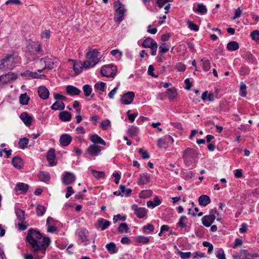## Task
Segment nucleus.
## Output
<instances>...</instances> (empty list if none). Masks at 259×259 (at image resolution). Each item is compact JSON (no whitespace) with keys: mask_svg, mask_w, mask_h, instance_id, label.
Segmentation results:
<instances>
[{"mask_svg":"<svg viewBox=\"0 0 259 259\" xmlns=\"http://www.w3.org/2000/svg\"><path fill=\"white\" fill-rule=\"evenodd\" d=\"M105 83L103 82H98L95 85V89L98 91L99 94H102L105 90Z\"/></svg>","mask_w":259,"mask_h":259,"instance_id":"obj_34","label":"nucleus"},{"mask_svg":"<svg viewBox=\"0 0 259 259\" xmlns=\"http://www.w3.org/2000/svg\"><path fill=\"white\" fill-rule=\"evenodd\" d=\"M130 230V228L127 226L126 223H121L120 224L118 228V232L120 233H123L124 231L127 233Z\"/></svg>","mask_w":259,"mask_h":259,"instance_id":"obj_46","label":"nucleus"},{"mask_svg":"<svg viewBox=\"0 0 259 259\" xmlns=\"http://www.w3.org/2000/svg\"><path fill=\"white\" fill-rule=\"evenodd\" d=\"M138 152L142 155L143 159H148L150 158V156L147 150H144V149L140 148L138 150Z\"/></svg>","mask_w":259,"mask_h":259,"instance_id":"obj_55","label":"nucleus"},{"mask_svg":"<svg viewBox=\"0 0 259 259\" xmlns=\"http://www.w3.org/2000/svg\"><path fill=\"white\" fill-rule=\"evenodd\" d=\"M187 25L188 27L192 30H194L195 31H198L199 30V27L195 24H194L193 22L188 20L187 22Z\"/></svg>","mask_w":259,"mask_h":259,"instance_id":"obj_49","label":"nucleus"},{"mask_svg":"<svg viewBox=\"0 0 259 259\" xmlns=\"http://www.w3.org/2000/svg\"><path fill=\"white\" fill-rule=\"evenodd\" d=\"M154 70V68L152 65H149L148 69V73L149 75L152 76L154 77H157V75H155L153 73V71Z\"/></svg>","mask_w":259,"mask_h":259,"instance_id":"obj_61","label":"nucleus"},{"mask_svg":"<svg viewBox=\"0 0 259 259\" xmlns=\"http://www.w3.org/2000/svg\"><path fill=\"white\" fill-rule=\"evenodd\" d=\"M152 191L151 190H146L142 191L139 194V197L142 198L150 197L152 195Z\"/></svg>","mask_w":259,"mask_h":259,"instance_id":"obj_41","label":"nucleus"},{"mask_svg":"<svg viewBox=\"0 0 259 259\" xmlns=\"http://www.w3.org/2000/svg\"><path fill=\"white\" fill-rule=\"evenodd\" d=\"M82 89L85 96L88 97L91 95L92 91V89L90 85H84L83 86Z\"/></svg>","mask_w":259,"mask_h":259,"instance_id":"obj_47","label":"nucleus"},{"mask_svg":"<svg viewBox=\"0 0 259 259\" xmlns=\"http://www.w3.org/2000/svg\"><path fill=\"white\" fill-rule=\"evenodd\" d=\"M16 213L19 220H20L21 221H23L24 220V211L21 209H18L16 211Z\"/></svg>","mask_w":259,"mask_h":259,"instance_id":"obj_53","label":"nucleus"},{"mask_svg":"<svg viewBox=\"0 0 259 259\" xmlns=\"http://www.w3.org/2000/svg\"><path fill=\"white\" fill-rule=\"evenodd\" d=\"M178 253L182 259H189L191 255L190 252H184L181 251H179Z\"/></svg>","mask_w":259,"mask_h":259,"instance_id":"obj_51","label":"nucleus"},{"mask_svg":"<svg viewBox=\"0 0 259 259\" xmlns=\"http://www.w3.org/2000/svg\"><path fill=\"white\" fill-rule=\"evenodd\" d=\"M135 239L137 242L139 243L147 244L150 242L149 238L144 236H136Z\"/></svg>","mask_w":259,"mask_h":259,"instance_id":"obj_35","label":"nucleus"},{"mask_svg":"<svg viewBox=\"0 0 259 259\" xmlns=\"http://www.w3.org/2000/svg\"><path fill=\"white\" fill-rule=\"evenodd\" d=\"M53 110H63L65 108V104L62 101H56L51 106Z\"/></svg>","mask_w":259,"mask_h":259,"instance_id":"obj_25","label":"nucleus"},{"mask_svg":"<svg viewBox=\"0 0 259 259\" xmlns=\"http://www.w3.org/2000/svg\"><path fill=\"white\" fill-rule=\"evenodd\" d=\"M166 93L168 99L170 100L175 99L177 96V92L175 88L167 89Z\"/></svg>","mask_w":259,"mask_h":259,"instance_id":"obj_32","label":"nucleus"},{"mask_svg":"<svg viewBox=\"0 0 259 259\" xmlns=\"http://www.w3.org/2000/svg\"><path fill=\"white\" fill-rule=\"evenodd\" d=\"M125 190V186L124 185H120L119 186V192H118L117 191H115L113 193V194H114V195H116V196L120 195L121 196L123 197L124 196L123 194L124 193Z\"/></svg>","mask_w":259,"mask_h":259,"instance_id":"obj_54","label":"nucleus"},{"mask_svg":"<svg viewBox=\"0 0 259 259\" xmlns=\"http://www.w3.org/2000/svg\"><path fill=\"white\" fill-rule=\"evenodd\" d=\"M114 6L117 8L115 9V21L117 24H119L123 20L126 10L124 6L119 0L114 2Z\"/></svg>","mask_w":259,"mask_h":259,"instance_id":"obj_3","label":"nucleus"},{"mask_svg":"<svg viewBox=\"0 0 259 259\" xmlns=\"http://www.w3.org/2000/svg\"><path fill=\"white\" fill-rule=\"evenodd\" d=\"M55 150L52 148L50 149L47 152V159L51 166L56 165L57 162L55 160Z\"/></svg>","mask_w":259,"mask_h":259,"instance_id":"obj_12","label":"nucleus"},{"mask_svg":"<svg viewBox=\"0 0 259 259\" xmlns=\"http://www.w3.org/2000/svg\"><path fill=\"white\" fill-rule=\"evenodd\" d=\"M246 85L243 82H241L240 84V95L241 97H245L246 96Z\"/></svg>","mask_w":259,"mask_h":259,"instance_id":"obj_50","label":"nucleus"},{"mask_svg":"<svg viewBox=\"0 0 259 259\" xmlns=\"http://www.w3.org/2000/svg\"><path fill=\"white\" fill-rule=\"evenodd\" d=\"M30 98L26 93L22 94L19 97L20 103L22 105H27Z\"/></svg>","mask_w":259,"mask_h":259,"instance_id":"obj_37","label":"nucleus"},{"mask_svg":"<svg viewBox=\"0 0 259 259\" xmlns=\"http://www.w3.org/2000/svg\"><path fill=\"white\" fill-rule=\"evenodd\" d=\"M98 224L99 227H101V229L103 231L106 229L110 225V222L106 220L103 218H101L98 221Z\"/></svg>","mask_w":259,"mask_h":259,"instance_id":"obj_27","label":"nucleus"},{"mask_svg":"<svg viewBox=\"0 0 259 259\" xmlns=\"http://www.w3.org/2000/svg\"><path fill=\"white\" fill-rule=\"evenodd\" d=\"M250 36L254 40H259V31L256 30L253 31L251 32Z\"/></svg>","mask_w":259,"mask_h":259,"instance_id":"obj_57","label":"nucleus"},{"mask_svg":"<svg viewBox=\"0 0 259 259\" xmlns=\"http://www.w3.org/2000/svg\"><path fill=\"white\" fill-rule=\"evenodd\" d=\"M41 38L49 39L51 36V31L48 29H45L41 34Z\"/></svg>","mask_w":259,"mask_h":259,"instance_id":"obj_58","label":"nucleus"},{"mask_svg":"<svg viewBox=\"0 0 259 259\" xmlns=\"http://www.w3.org/2000/svg\"><path fill=\"white\" fill-rule=\"evenodd\" d=\"M12 164L16 168L20 169L23 166V162L22 159L18 156H16L13 158L12 160Z\"/></svg>","mask_w":259,"mask_h":259,"instance_id":"obj_17","label":"nucleus"},{"mask_svg":"<svg viewBox=\"0 0 259 259\" xmlns=\"http://www.w3.org/2000/svg\"><path fill=\"white\" fill-rule=\"evenodd\" d=\"M214 220V217H212L211 215H206L203 217L201 220L202 224L204 226L208 227L213 223Z\"/></svg>","mask_w":259,"mask_h":259,"instance_id":"obj_19","label":"nucleus"},{"mask_svg":"<svg viewBox=\"0 0 259 259\" xmlns=\"http://www.w3.org/2000/svg\"><path fill=\"white\" fill-rule=\"evenodd\" d=\"M135 98V93L133 92H128L124 94L121 98V103L124 105L131 104Z\"/></svg>","mask_w":259,"mask_h":259,"instance_id":"obj_7","label":"nucleus"},{"mask_svg":"<svg viewBox=\"0 0 259 259\" xmlns=\"http://www.w3.org/2000/svg\"><path fill=\"white\" fill-rule=\"evenodd\" d=\"M59 118L62 121H69L71 119V114L66 111H61L59 114Z\"/></svg>","mask_w":259,"mask_h":259,"instance_id":"obj_22","label":"nucleus"},{"mask_svg":"<svg viewBox=\"0 0 259 259\" xmlns=\"http://www.w3.org/2000/svg\"><path fill=\"white\" fill-rule=\"evenodd\" d=\"M90 140L95 145L98 144L104 146L106 145V142L100 137L96 134L90 135Z\"/></svg>","mask_w":259,"mask_h":259,"instance_id":"obj_20","label":"nucleus"},{"mask_svg":"<svg viewBox=\"0 0 259 259\" xmlns=\"http://www.w3.org/2000/svg\"><path fill=\"white\" fill-rule=\"evenodd\" d=\"M139 133V129L137 127L132 125L128 129V133L130 137H134L137 135Z\"/></svg>","mask_w":259,"mask_h":259,"instance_id":"obj_38","label":"nucleus"},{"mask_svg":"<svg viewBox=\"0 0 259 259\" xmlns=\"http://www.w3.org/2000/svg\"><path fill=\"white\" fill-rule=\"evenodd\" d=\"M67 93L71 96L78 95L80 93V90L73 85H67L66 87Z\"/></svg>","mask_w":259,"mask_h":259,"instance_id":"obj_18","label":"nucleus"},{"mask_svg":"<svg viewBox=\"0 0 259 259\" xmlns=\"http://www.w3.org/2000/svg\"><path fill=\"white\" fill-rule=\"evenodd\" d=\"M160 51L159 52V54L162 55L163 54L166 53L168 51V49L166 47V43H162L159 47Z\"/></svg>","mask_w":259,"mask_h":259,"instance_id":"obj_56","label":"nucleus"},{"mask_svg":"<svg viewBox=\"0 0 259 259\" xmlns=\"http://www.w3.org/2000/svg\"><path fill=\"white\" fill-rule=\"evenodd\" d=\"M243 58L248 62L253 63L255 61V58L250 52L245 53Z\"/></svg>","mask_w":259,"mask_h":259,"instance_id":"obj_36","label":"nucleus"},{"mask_svg":"<svg viewBox=\"0 0 259 259\" xmlns=\"http://www.w3.org/2000/svg\"><path fill=\"white\" fill-rule=\"evenodd\" d=\"M201 62L202 63L203 69L205 71H207L210 69V62L207 59L203 58L201 59Z\"/></svg>","mask_w":259,"mask_h":259,"instance_id":"obj_44","label":"nucleus"},{"mask_svg":"<svg viewBox=\"0 0 259 259\" xmlns=\"http://www.w3.org/2000/svg\"><path fill=\"white\" fill-rule=\"evenodd\" d=\"M157 44L156 42L151 37H148L146 38L142 43V47L145 48H151L154 45Z\"/></svg>","mask_w":259,"mask_h":259,"instance_id":"obj_26","label":"nucleus"},{"mask_svg":"<svg viewBox=\"0 0 259 259\" xmlns=\"http://www.w3.org/2000/svg\"><path fill=\"white\" fill-rule=\"evenodd\" d=\"M106 247L107 250L111 254L115 253L117 252V249L116 248V245L113 242L108 243L106 244Z\"/></svg>","mask_w":259,"mask_h":259,"instance_id":"obj_33","label":"nucleus"},{"mask_svg":"<svg viewBox=\"0 0 259 259\" xmlns=\"http://www.w3.org/2000/svg\"><path fill=\"white\" fill-rule=\"evenodd\" d=\"M110 120L109 119H106L102 121L100 126L103 130H106L110 126Z\"/></svg>","mask_w":259,"mask_h":259,"instance_id":"obj_52","label":"nucleus"},{"mask_svg":"<svg viewBox=\"0 0 259 259\" xmlns=\"http://www.w3.org/2000/svg\"><path fill=\"white\" fill-rule=\"evenodd\" d=\"M91 172L93 176L98 180L101 178H104L105 176L104 172L103 171L91 169Z\"/></svg>","mask_w":259,"mask_h":259,"instance_id":"obj_39","label":"nucleus"},{"mask_svg":"<svg viewBox=\"0 0 259 259\" xmlns=\"http://www.w3.org/2000/svg\"><path fill=\"white\" fill-rule=\"evenodd\" d=\"M37 92L39 97L42 99L45 100L49 98V91L45 86L39 87Z\"/></svg>","mask_w":259,"mask_h":259,"instance_id":"obj_15","label":"nucleus"},{"mask_svg":"<svg viewBox=\"0 0 259 259\" xmlns=\"http://www.w3.org/2000/svg\"><path fill=\"white\" fill-rule=\"evenodd\" d=\"M117 68L115 66L107 65L103 66L101 69V73L103 76L108 77H114L116 74Z\"/></svg>","mask_w":259,"mask_h":259,"instance_id":"obj_5","label":"nucleus"},{"mask_svg":"<svg viewBox=\"0 0 259 259\" xmlns=\"http://www.w3.org/2000/svg\"><path fill=\"white\" fill-rule=\"evenodd\" d=\"M26 241L30 244L31 250L33 252L42 251L44 253L51 242L49 237H42L41 234L38 231L33 229L29 230L26 236Z\"/></svg>","mask_w":259,"mask_h":259,"instance_id":"obj_1","label":"nucleus"},{"mask_svg":"<svg viewBox=\"0 0 259 259\" xmlns=\"http://www.w3.org/2000/svg\"><path fill=\"white\" fill-rule=\"evenodd\" d=\"M74 193L72 187L68 186L67 187V193L65 195L66 198H69L72 194Z\"/></svg>","mask_w":259,"mask_h":259,"instance_id":"obj_63","label":"nucleus"},{"mask_svg":"<svg viewBox=\"0 0 259 259\" xmlns=\"http://www.w3.org/2000/svg\"><path fill=\"white\" fill-rule=\"evenodd\" d=\"M239 48V44L236 41H231L227 44V48L230 51H235Z\"/></svg>","mask_w":259,"mask_h":259,"instance_id":"obj_31","label":"nucleus"},{"mask_svg":"<svg viewBox=\"0 0 259 259\" xmlns=\"http://www.w3.org/2000/svg\"><path fill=\"white\" fill-rule=\"evenodd\" d=\"M149 182H150V178L147 175V174H141L140 175V178H139V182H138L139 185H140V186L143 185L144 184L148 183Z\"/></svg>","mask_w":259,"mask_h":259,"instance_id":"obj_28","label":"nucleus"},{"mask_svg":"<svg viewBox=\"0 0 259 259\" xmlns=\"http://www.w3.org/2000/svg\"><path fill=\"white\" fill-rule=\"evenodd\" d=\"M132 209L134 210L135 214L140 219L144 218L147 213V210L145 208L138 207L136 204H133L132 206Z\"/></svg>","mask_w":259,"mask_h":259,"instance_id":"obj_9","label":"nucleus"},{"mask_svg":"<svg viewBox=\"0 0 259 259\" xmlns=\"http://www.w3.org/2000/svg\"><path fill=\"white\" fill-rule=\"evenodd\" d=\"M46 211V207L41 205H38L36 208V214L38 216H42Z\"/></svg>","mask_w":259,"mask_h":259,"instance_id":"obj_42","label":"nucleus"},{"mask_svg":"<svg viewBox=\"0 0 259 259\" xmlns=\"http://www.w3.org/2000/svg\"><path fill=\"white\" fill-rule=\"evenodd\" d=\"M54 99L57 101H60V100H66V98L65 96H64L63 95H60V94H59L57 93H55L54 94Z\"/></svg>","mask_w":259,"mask_h":259,"instance_id":"obj_64","label":"nucleus"},{"mask_svg":"<svg viewBox=\"0 0 259 259\" xmlns=\"http://www.w3.org/2000/svg\"><path fill=\"white\" fill-rule=\"evenodd\" d=\"M28 188L29 186L27 184L23 183H19L16 185L15 190L16 191H20V193L25 194L26 193Z\"/></svg>","mask_w":259,"mask_h":259,"instance_id":"obj_24","label":"nucleus"},{"mask_svg":"<svg viewBox=\"0 0 259 259\" xmlns=\"http://www.w3.org/2000/svg\"><path fill=\"white\" fill-rule=\"evenodd\" d=\"M87 231L85 230H80L78 231L76 234L81 241V242L83 243L84 245H87L89 244V240L88 239L87 237Z\"/></svg>","mask_w":259,"mask_h":259,"instance_id":"obj_13","label":"nucleus"},{"mask_svg":"<svg viewBox=\"0 0 259 259\" xmlns=\"http://www.w3.org/2000/svg\"><path fill=\"white\" fill-rule=\"evenodd\" d=\"M196 11L203 15L207 12V9L205 6L203 5L202 4H199L198 5L197 9Z\"/></svg>","mask_w":259,"mask_h":259,"instance_id":"obj_48","label":"nucleus"},{"mask_svg":"<svg viewBox=\"0 0 259 259\" xmlns=\"http://www.w3.org/2000/svg\"><path fill=\"white\" fill-rule=\"evenodd\" d=\"M75 176L72 173L66 171L62 177L63 183L65 185L72 184L75 182Z\"/></svg>","mask_w":259,"mask_h":259,"instance_id":"obj_8","label":"nucleus"},{"mask_svg":"<svg viewBox=\"0 0 259 259\" xmlns=\"http://www.w3.org/2000/svg\"><path fill=\"white\" fill-rule=\"evenodd\" d=\"M166 142V140L165 138L159 139L157 141V145L159 148H162L165 144Z\"/></svg>","mask_w":259,"mask_h":259,"instance_id":"obj_62","label":"nucleus"},{"mask_svg":"<svg viewBox=\"0 0 259 259\" xmlns=\"http://www.w3.org/2000/svg\"><path fill=\"white\" fill-rule=\"evenodd\" d=\"M68 61H72L73 62V69L76 74H78L80 72H81L83 68H84L83 64H81V65H80V62L79 64L76 63L74 60H73L71 59H69Z\"/></svg>","mask_w":259,"mask_h":259,"instance_id":"obj_29","label":"nucleus"},{"mask_svg":"<svg viewBox=\"0 0 259 259\" xmlns=\"http://www.w3.org/2000/svg\"><path fill=\"white\" fill-rule=\"evenodd\" d=\"M40 63H44L45 67L44 69H52L54 68V63L51 58L46 57L40 60Z\"/></svg>","mask_w":259,"mask_h":259,"instance_id":"obj_11","label":"nucleus"},{"mask_svg":"<svg viewBox=\"0 0 259 259\" xmlns=\"http://www.w3.org/2000/svg\"><path fill=\"white\" fill-rule=\"evenodd\" d=\"M142 230L144 233L149 234L154 231V227L153 225L151 224H148L143 227Z\"/></svg>","mask_w":259,"mask_h":259,"instance_id":"obj_40","label":"nucleus"},{"mask_svg":"<svg viewBox=\"0 0 259 259\" xmlns=\"http://www.w3.org/2000/svg\"><path fill=\"white\" fill-rule=\"evenodd\" d=\"M210 198L206 195H202L198 198V202L200 205L206 206L210 203Z\"/></svg>","mask_w":259,"mask_h":259,"instance_id":"obj_21","label":"nucleus"},{"mask_svg":"<svg viewBox=\"0 0 259 259\" xmlns=\"http://www.w3.org/2000/svg\"><path fill=\"white\" fill-rule=\"evenodd\" d=\"M101 151V147L95 144L90 145L87 149V152L91 156H98Z\"/></svg>","mask_w":259,"mask_h":259,"instance_id":"obj_10","label":"nucleus"},{"mask_svg":"<svg viewBox=\"0 0 259 259\" xmlns=\"http://www.w3.org/2000/svg\"><path fill=\"white\" fill-rule=\"evenodd\" d=\"M13 55H7L4 58L1 60L0 63V70L5 71L11 70L13 68L12 63L13 59Z\"/></svg>","mask_w":259,"mask_h":259,"instance_id":"obj_4","label":"nucleus"},{"mask_svg":"<svg viewBox=\"0 0 259 259\" xmlns=\"http://www.w3.org/2000/svg\"><path fill=\"white\" fill-rule=\"evenodd\" d=\"M21 76L32 78H38V74L37 72H33L29 70H26L21 74Z\"/></svg>","mask_w":259,"mask_h":259,"instance_id":"obj_30","label":"nucleus"},{"mask_svg":"<svg viewBox=\"0 0 259 259\" xmlns=\"http://www.w3.org/2000/svg\"><path fill=\"white\" fill-rule=\"evenodd\" d=\"M198 153L193 148H187L184 152L183 158L185 163L188 164L190 162V159L198 157Z\"/></svg>","mask_w":259,"mask_h":259,"instance_id":"obj_6","label":"nucleus"},{"mask_svg":"<svg viewBox=\"0 0 259 259\" xmlns=\"http://www.w3.org/2000/svg\"><path fill=\"white\" fill-rule=\"evenodd\" d=\"M187 219V217L185 215L182 216L178 223V225L181 228H185L186 230L187 228V224L184 222L185 220Z\"/></svg>","mask_w":259,"mask_h":259,"instance_id":"obj_45","label":"nucleus"},{"mask_svg":"<svg viewBox=\"0 0 259 259\" xmlns=\"http://www.w3.org/2000/svg\"><path fill=\"white\" fill-rule=\"evenodd\" d=\"M38 179L42 182L47 183L50 181V174L46 171H40L37 175Z\"/></svg>","mask_w":259,"mask_h":259,"instance_id":"obj_23","label":"nucleus"},{"mask_svg":"<svg viewBox=\"0 0 259 259\" xmlns=\"http://www.w3.org/2000/svg\"><path fill=\"white\" fill-rule=\"evenodd\" d=\"M99 54V52L97 50H90L86 54L87 60L83 62L84 68L88 69L96 65L99 62L98 58Z\"/></svg>","mask_w":259,"mask_h":259,"instance_id":"obj_2","label":"nucleus"},{"mask_svg":"<svg viewBox=\"0 0 259 259\" xmlns=\"http://www.w3.org/2000/svg\"><path fill=\"white\" fill-rule=\"evenodd\" d=\"M216 256L218 259H226L224 251L222 249H220L217 251Z\"/></svg>","mask_w":259,"mask_h":259,"instance_id":"obj_60","label":"nucleus"},{"mask_svg":"<svg viewBox=\"0 0 259 259\" xmlns=\"http://www.w3.org/2000/svg\"><path fill=\"white\" fill-rule=\"evenodd\" d=\"M20 118L27 126H30L33 120V118L29 115L27 112L22 113Z\"/></svg>","mask_w":259,"mask_h":259,"instance_id":"obj_14","label":"nucleus"},{"mask_svg":"<svg viewBox=\"0 0 259 259\" xmlns=\"http://www.w3.org/2000/svg\"><path fill=\"white\" fill-rule=\"evenodd\" d=\"M10 80L9 79L7 74L0 76V82L3 84H6L10 82Z\"/></svg>","mask_w":259,"mask_h":259,"instance_id":"obj_59","label":"nucleus"},{"mask_svg":"<svg viewBox=\"0 0 259 259\" xmlns=\"http://www.w3.org/2000/svg\"><path fill=\"white\" fill-rule=\"evenodd\" d=\"M72 137L68 134H63L60 138V144L63 146H68L72 141Z\"/></svg>","mask_w":259,"mask_h":259,"instance_id":"obj_16","label":"nucleus"},{"mask_svg":"<svg viewBox=\"0 0 259 259\" xmlns=\"http://www.w3.org/2000/svg\"><path fill=\"white\" fill-rule=\"evenodd\" d=\"M28 142L29 140L27 138H21L19 141V146L21 149H24L26 147Z\"/></svg>","mask_w":259,"mask_h":259,"instance_id":"obj_43","label":"nucleus"}]
</instances>
